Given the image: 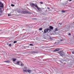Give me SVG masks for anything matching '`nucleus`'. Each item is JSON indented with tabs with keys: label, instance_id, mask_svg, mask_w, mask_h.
<instances>
[{
	"label": "nucleus",
	"instance_id": "nucleus-1",
	"mask_svg": "<svg viewBox=\"0 0 74 74\" xmlns=\"http://www.w3.org/2000/svg\"><path fill=\"white\" fill-rule=\"evenodd\" d=\"M21 13L22 14H30V12H29L27 11H22L21 12Z\"/></svg>",
	"mask_w": 74,
	"mask_h": 74
},
{
	"label": "nucleus",
	"instance_id": "nucleus-2",
	"mask_svg": "<svg viewBox=\"0 0 74 74\" xmlns=\"http://www.w3.org/2000/svg\"><path fill=\"white\" fill-rule=\"evenodd\" d=\"M60 55L61 56H63L64 55V53L63 52V51H61L60 52Z\"/></svg>",
	"mask_w": 74,
	"mask_h": 74
},
{
	"label": "nucleus",
	"instance_id": "nucleus-3",
	"mask_svg": "<svg viewBox=\"0 0 74 74\" xmlns=\"http://www.w3.org/2000/svg\"><path fill=\"white\" fill-rule=\"evenodd\" d=\"M48 29H46L44 30V32L43 33L44 34L47 33V32H48Z\"/></svg>",
	"mask_w": 74,
	"mask_h": 74
},
{
	"label": "nucleus",
	"instance_id": "nucleus-4",
	"mask_svg": "<svg viewBox=\"0 0 74 74\" xmlns=\"http://www.w3.org/2000/svg\"><path fill=\"white\" fill-rule=\"evenodd\" d=\"M30 5L32 7H33L34 8H35V4L33 3H31L30 4Z\"/></svg>",
	"mask_w": 74,
	"mask_h": 74
},
{
	"label": "nucleus",
	"instance_id": "nucleus-5",
	"mask_svg": "<svg viewBox=\"0 0 74 74\" xmlns=\"http://www.w3.org/2000/svg\"><path fill=\"white\" fill-rule=\"evenodd\" d=\"M0 7H3V8L4 7V6H3V4L1 2H0Z\"/></svg>",
	"mask_w": 74,
	"mask_h": 74
},
{
	"label": "nucleus",
	"instance_id": "nucleus-6",
	"mask_svg": "<svg viewBox=\"0 0 74 74\" xmlns=\"http://www.w3.org/2000/svg\"><path fill=\"white\" fill-rule=\"evenodd\" d=\"M60 49H56L54 50V52H56V51H60Z\"/></svg>",
	"mask_w": 74,
	"mask_h": 74
},
{
	"label": "nucleus",
	"instance_id": "nucleus-7",
	"mask_svg": "<svg viewBox=\"0 0 74 74\" xmlns=\"http://www.w3.org/2000/svg\"><path fill=\"white\" fill-rule=\"evenodd\" d=\"M62 24H61L60 23H59L58 24V26L59 27H62Z\"/></svg>",
	"mask_w": 74,
	"mask_h": 74
},
{
	"label": "nucleus",
	"instance_id": "nucleus-8",
	"mask_svg": "<svg viewBox=\"0 0 74 74\" xmlns=\"http://www.w3.org/2000/svg\"><path fill=\"white\" fill-rule=\"evenodd\" d=\"M27 72L29 73H30L31 72H32V71L31 70H27Z\"/></svg>",
	"mask_w": 74,
	"mask_h": 74
},
{
	"label": "nucleus",
	"instance_id": "nucleus-9",
	"mask_svg": "<svg viewBox=\"0 0 74 74\" xmlns=\"http://www.w3.org/2000/svg\"><path fill=\"white\" fill-rule=\"evenodd\" d=\"M49 28L50 29H51L52 30V29H53V27L50 26L49 27Z\"/></svg>",
	"mask_w": 74,
	"mask_h": 74
},
{
	"label": "nucleus",
	"instance_id": "nucleus-10",
	"mask_svg": "<svg viewBox=\"0 0 74 74\" xmlns=\"http://www.w3.org/2000/svg\"><path fill=\"white\" fill-rule=\"evenodd\" d=\"M37 9H38V10H39V11H41V9H40V8H38Z\"/></svg>",
	"mask_w": 74,
	"mask_h": 74
},
{
	"label": "nucleus",
	"instance_id": "nucleus-11",
	"mask_svg": "<svg viewBox=\"0 0 74 74\" xmlns=\"http://www.w3.org/2000/svg\"><path fill=\"white\" fill-rule=\"evenodd\" d=\"M24 72H27V69H25L23 70Z\"/></svg>",
	"mask_w": 74,
	"mask_h": 74
},
{
	"label": "nucleus",
	"instance_id": "nucleus-12",
	"mask_svg": "<svg viewBox=\"0 0 74 74\" xmlns=\"http://www.w3.org/2000/svg\"><path fill=\"white\" fill-rule=\"evenodd\" d=\"M35 7L37 8H38V6H37V4H36L35 5Z\"/></svg>",
	"mask_w": 74,
	"mask_h": 74
},
{
	"label": "nucleus",
	"instance_id": "nucleus-13",
	"mask_svg": "<svg viewBox=\"0 0 74 74\" xmlns=\"http://www.w3.org/2000/svg\"><path fill=\"white\" fill-rule=\"evenodd\" d=\"M29 48V47L26 46L25 47H24V49H27V48Z\"/></svg>",
	"mask_w": 74,
	"mask_h": 74
},
{
	"label": "nucleus",
	"instance_id": "nucleus-14",
	"mask_svg": "<svg viewBox=\"0 0 74 74\" xmlns=\"http://www.w3.org/2000/svg\"><path fill=\"white\" fill-rule=\"evenodd\" d=\"M13 59V62H15V61H16V59L14 58Z\"/></svg>",
	"mask_w": 74,
	"mask_h": 74
},
{
	"label": "nucleus",
	"instance_id": "nucleus-15",
	"mask_svg": "<svg viewBox=\"0 0 74 74\" xmlns=\"http://www.w3.org/2000/svg\"><path fill=\"white\" fill-rule=\"evenodd\" d=\"M11 6H12V7H14V6H15V5L14 4H12L11 5Z\"/></svg>",
	"mask_w": 74,
	"mask_h": 74
},
{
	"label": "nucleus",
	"instance_id": "nucleus-16",
	"mask_svg": "<svg viewBox=\"0 0 74 74\" xmlns=\"http://www.w3.org/2000/svg\"><path fill=\"white\" fill-rule=\"evenodd\" d=\"M62 12H65V11L64 10H62Z\"/></svg>",
	"mask_w": 74,
	"mask_h": 74
},
{
	"label": "nucleus",
	"instance_id": "nucleus-17",
	"mask_svg": "<svg viewBox=\"0 0 74 74\" xmlns=\"http://www.w3.org/2000/svg\"><path fill=\"white\" fill-rule=\"evenodd\" d=\"M42 28H39V30H42Z\"/></svg>",
	"mask_w": 74,
	"mask_h": 74
},
{
	"label": "nucleus",
	"instance_id": "nucleus-18",
	"mask_svg": "<svg viewBox=\"0 0 74 74\" xmlns=\"http://www.w3.org/2000/svg\"><path fill=\"white\" fill-rule=\"evenodd\" d=\"M16 64H19V62H18L16 63Z\"/></svg>",
	"mask_w": 74,
	"mask_h": 74
},
{
	"label": "nucleus",
	"instance_id": "nucleus-19",
	"mask_svg": "<svg viewBox=\"0 0 74 74\" xmlns=\"http://www.w3.org/2000/svg\"><path fill=\"white\" fill-rule=\"evenodd\" d=\"M16 42H17V41H14L13 43L14 44H15V43H16Z\"/></svg>",
	"mask_w": 74,
	"mask_h": 74
},
{
	"label": "nucleus",
	"instance_id": "nucleus-20",
	"mask_svg": "<svg viewBox=\"0 0 74 74\" xmlns=\"http://www.w3.org/2000/svg\"><path fill=\"white\" fill-rule=\"evenodd\" d=\"M29 45H30V46H33V44H30Z\"/></svg>",
	"mask_w": 74,
	"mask_h": 74
},
{
	"label": "nucleus",
	"instance_id": "nucleus-21",
	"mask_svg": "<svg viewBox=\"0 0 74 74\" xmlns=\"http://www.w3.org/2000/svg\"><path fill=\"white\" fill-rule=\"evenodd\" d=\"M7 63H10V61H7Z\"/></svg>",
	"mask_w": 74,
	"mask_h": 74
},
{
	"label": "nucleus",
	"instance_id": "nucleus-22",
	"mask_svg": "<svg viewBox=\"0 0 74 74\" xmlns=\"http://www.w3.org/2000/svg\"><path fill=\"white\" fill-rule=\"evenodd\" d=\"M9 46L10 47H11V44H10L9 45Z\"/></svg>",
	"mask_w": 74,
	"mask_h": 74
},
{
	"label": "nucleus",
	"instance_id": "nucleus-23",
	"mask_svg": "<svg viewBox=\"0 0 74 74\" xmlns=\"http://www.w3.org/2000/svg\"><path fill=\"white\" fill-rule=\"evenodd\" d=\"M23 65H24L23 64H21V66H23Z\"/></svg>",
	"mask_w": 74,
	"mask_h": 74
},
{
	"label": "nucleus",
	"instance_id": "nucleus-24",
	"mask_svg": "<svg viewBox=\"0 0 74 74\" xmlns=\"http://www.w3.org/2000/svg\"><path fill=\"white\" fill-rule=\"evenodd\" d=\"M56 31H58V28H56L55 29Z\"/></svg>",
	"mask_w": 74,
	"mask_h": 74
},
{
	"label": "nucleus",
	"instance_id": "nucleus-25",
	"mask_svg": "<svg viewBox=\"0 0 74 74\" xmlns=\"http://www.w3.org/2000/svg\"><path fill=\"white\" fill-rule=\"evenodd\" d=\"M40 4H43V2H40Z\"/></svg>",
	"mask_w": 74,
	"mask_h": 74
},
{
	"label": "nucleus",
	"instance_id": "nucleus-26",
	"mask_svg": "<svg viewBox=\"0 0 74 74\" xmlns=\"http://www.w3.org/2000/svg\"><path fill=\"white\" fill-rule=\"evenodd\" d=\"M47 9H48V10H49V9H50V8L49 7H48Z\"/></svg>",
	"mask_w": 74,
	"mask_h": 74
},
{
	"label": "nucleus",
	"instance_id": "nucleus-27",
	"mask_svg": "<svg viewBox=\"0 0 74 74\" xmlns=\"http://www.w3.org/2000/svg\"><path fill=\"white\" fill-rule=\"evenodd\" d=\"M4 62H5L6 63H7V61H4Z\"/></svg>",
	"mask_w": 74,
	"mask_h": 74
},
{
	"label": "nucleus",
	"instance_id": "nucleus-28",
	"mask_svg": "<svg viewBox=\"0 0 74 74\" xmlns=\"http://www.w3.org/2000/svg\"><path fill=\"white\" fill-rule=\"evenodd\" d=\"M54 35H56V33H54Z\"/></svg>",
	"mask_w": 74,
	"mask_h": 74
},
{
	"label": "nucleus",
	"instance_id": "nucleus-29",
	"mask_svg": "<svg viewBox=\"0 0 74 74\" xmlns=\"http://www.w3.org/2000/svg\"><path fill=\"white\" fill-rule=\"evenodd\" d=\"M63 41V40H62V39L60 40V41Z\"/></svg>",
	"mask_w": 74,
	"mask_h": 74
},
{
	"label": "nucleus",
	"instance_id": "nucleus-30",
	"mask_svg": "<svg viewBox=\"0 0 74 74\" xmlns=\"http://www.w3.org/2000/svg\"><path fill=\"white\" fill-rule=\"evenodd\" d=\"M24 69H27V68H26V67H24Z\"/></svg>",
	"mask_w": 74,
	"mask_h": 74
},
{
	"label": "nucleus",
	"instance_id": "nucleus-31",
	"mask_svg": "<svg viewBox=\"0 0 74 74\" xmlns=\"http://www.w3.org/2000/svg\"><path fill=\"white\" fill-rule=\"evenodd\" d=\"M33 19H34L35 20H36V19H37V18H33Z\"/></svg>",
	"mask_w": 74,
	"mask_h": 74
},
{
	"label": "nucleus",
	"instance_id": "nucleus-32",
	"mask_svg": "<svg viewBox=\"0 0 74 74\" xmlns=\"http://www.w3.org/2000/svg\"><path fill=\"white\" fill-rule=\"evenodd\" d=\"M68 1H71V0H69Z\"/></svg>",
	"mask_w": 74,
	"mask_h": 74
},
{
	"label": "nucleus",
	"instance_id": "nucleus-33",
	"mask_svg": "<svg viewBox=\"0 0 74 74\" xmlns=\"http://www.w3.org/2000/svg\"><path fill=\"white\" fill-rule=\"evenodd\" d=\"M69 36H70V35H71V34L69 33Z\"/></svg>",
	"mask_w": 74,
	"mask_h": 74
},
{
	"label": "nucleus",
	"instance_id": "nucleus-34",
	"mask_svg": "<svg viewBox=\"0 0 74 74\" xmlns=\"http://www.w3.org/2000/svg\"><path fill=\"white\" fill-rule=\"evenodd\" d=\"M1 9L0 8V12H1Z\"/></svg>",
	"mask_w": 74,
	"mask_h": 74
},
{
	"label": "nucleus",
	"instance_id": "nucleus-35",
	"mask_svg": "<svg viewBox=\"0 0 74 74\" xmlns=\"http://www.w3.org/2000/svg\"><path fill=\"white\" fill-rule=\"evenodd\" d=\"M8 16H10V14H8Z\"/></svg>",
	"mask_w": 74,
	"mask_h": 74
},
{
	"label": "nucleus",
	"instance_id": "nucleus-36",
	"mask_svg": "<svg viewBox=\"0 0 74 74\" xmlns=\"http://www.w3.org/2000/svg\"><path fill=\"white\" fill-rule=\"evenodd\" d=\"M34 52V53H37V52H36V51Z\"/></svg>",
	"mask_w": 74,
	"mask_h": 74
},
{
	"label": "nucleus",
	"instance_id": "nucleus-37",
	"mask_svg": "<svg viewBox=\"0 0 74 74\" xmlns=\"http://www.w3.org/2000/svg\"><path fill=\"white\" fill-rule=\"evenodd\" d=\"M73 53L74 54V51L73 52Z\"/></svg>",
	"mask_w": 74,
	"mask_h": 74
},
{
	"label": "nucleus",
	"instance_id": "nucleus-38",
	"mask_svg": "<svg viewBox=\"0 0 74 74\" xmlns=\"http://www.w3.org/2000/svg\"><path fill=\"white\" fill-rule=\"evenodd\" d=\"M42 32H43V31H42Z\"/></svg>",
	"mask_w": 74,
	"mask_h": 74
}]
</instances>
